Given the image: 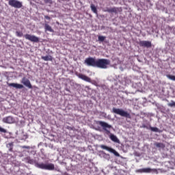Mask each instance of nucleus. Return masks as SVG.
Masks as SVG:
<instances>
[{
  "label": "nucleus",
  "mask_w": 175,
  "mask_h": 175,
  "mask_svg": "<svg viewBox=\"0 0 175 175\" xmlns=\"http://www.w3.org/2000/svg\"><path fill=\"white\" fill-rule=\"evenodd\" d=\"M87 66L99 68L100 69H107V65H110V60L107 59H97L95 57H88L84 61Z\"/></svg>",
  "instance_id": "1"
},
{
  "label": "nucleus",
  "mask_w": 175,
  "mask_h": 175,
  "mask_svg": "<svg viewBox=\"0 0 175 175\" xmlns=\"http://www.w3.org/2000/svg\"><path fill=\"white\" fill-rule=\"evenodd\" d=\"M36 167L38 169H42L43 170H54L55 166L53 163L46 164L44 163H37Z\"/></svg>",
  "instance_id": "2"
},
{
  "label": "nucleus",
  "mask_w": 175,
  "mask_h": 175,
  "mask_svg": "<svg viewBox=\"0 0 175 175\" xmlns=\"http://www.w3.org/2000/svg\"><path fill=\"white\" fill-rule=\"evenodd\" d=\"M113 113L115 114H118L119 116H121V117H126V118L131 117V114L129 113L124 111L123 109H119V108H113L112 109Z\"/></svg>",
  "instance_id": "3"
},
{
  "label": "nucleus",
  "mask_w": 175,
  "mask_h": 175,
  "mask_svg": "<svg viewBox=\"0 0 175 175\" xmlns=\"http://www.w3.org/2000/svg\"><path fill=\"white\" fill-rule=\"evenodd\" d=\"M8 5L15 9H21L23 8V2L18 0H9Z\"/></svg>",
  "instance_id": "4"
},
{
  "label": "nucleus",
  "mask_w": 175,
  "mask_h": 175,
  "mask_svg": "<svg viewBox=\"0 0 175 175\" xmlns=\"http://www.w3.org/2000/svg\"><path fill=\"white\" fill-rule=\"evenodd\" d=\"M98 125H100L102 126L103 131H105L107 135L110 133V131L108 129H111V128H112L111 125L107 124L105 122H102V121H98Z\"/></svg>",
  "instance_id": "5"
},
{
  "label": "nucleus",
  "mask_w": 175,
  "mask_h": 175,
  "mask_svg": "<svg viewBox=\"0 0 175 175\" xmlns=\"http://www.w3.org/2000/svg\"><path fill=\"white\" fill-rule=\"evenodd\" d=\"M100 147L103 150H106L107 151L111 152L113 154L115 155V157H120V153L116 151V150H114L109 146H107L105 145H100Z\"/></svg>",
  "instance_id": "6"
},
{
  "label": "nucleus",
  "mask_w": 175,
  "mask_h": 175,
  "mask_svg": "<svg viewBox=\"0 0 175 175\" xmlns=\"http://www.w3.org/2000/svg\"><path fill=\"white\" fill-rule=\"evenodd\" d=\"M105 12H107V13H114L115 14H118V13H121L122 12V9L121 8H107Z\"/></svg>",
  "instance_id": "7"
},
{
  "label": "nucleus",
  "mask_w": 175,
  "mask_h": 175,
  "mask_svg": "<svg viewBox=\"0 0 175 175\" xmlns=\"http://www.w3.org/2000/svg\"><path fill=\"white\" fill-rule=\"evenodd\" d=\"M139 45L140 46V47H146V49H151V47H152V44L151 43V41H139Z\"/></svg>",
  "instance_id": "8"
},
{
  "label": "nucleus",
  "mask_w": 175,
  "mask_h": 175,
  "mask_svg": "<svg viewBox=\"0 0 175 175\" xmlns=\"http://www.w3.org/2000/svg\"><path fill=\"white\" fill-rule=\"evenodd\" d=\"M24 37L25 38V39H27V40L33 42L34 43H38V42H39V38L36 37V36L25 34Z\"/></svg>",
  "instance_id": "9"
},
{
  "label": "nucleus",
  "mask_w": 175,
  "mask_h": 175,
  "mask_svg": "<svg viewBox=\"0 0 175 175\" xmlns=\"http://www.w3.org/2000/svg\"><path fill=\"white\" fill-rule=\"evenodd\" d=\"M21 83L23 84V85H25V87H27V88H29V90H32V88H33L32 87V84H31V81H29V79L27 78L23 77Z\"/></svg>",
  "instance_id": "10"
},
{
  "label": "nucleus",
  "mask_w": 175,
  "mask_h": 175,
  "mask_svg": "<svg viewBox=\"0 0 175 175\" xmlns=\"http://www.w3.org/2000/svg\"><path fill=\"white\" fill-rule=\"evenodd\" d=\"M76 76L79 77V79H81V80H83L84 81H87L88 83H91V78L87 77V75H84L81 73L76 72Z\"/></svg>",
  "instance_id": "11"
},
{
  "label": "nucleus",
  "mask_w": 175,
  "mask_h": 175,
  "mask_svg": "<svg viewBox=\"0 0 175 175\" xmlns=\"http://www.w3.org/2000/svg\"><path fill=\"white\" fill-rule=\"evenodd\" d=\"M7 85L8 87H13L14 88H16V90H21L24 88V85L20 84V83H7Z\"/></svg>",
  "instance_id": "12"
},
{
  "label": "nucleus",
  "mask_w": 175,
  "mask_h": 175,
  "mask_svg": "<svg viewBox=\"0 0 175 175\" xmlns=\"http://www.w3.org/2000/svg\"><path fill=\"white\" fill-rule=\"evenodd\" d=\"M13 121V117L12 116H8L3 118V122H5V124H12Z\"/></svg>",
  "instance_id": "13"
},
{
  "label": "nucleus",
  "mask_w": 175,
  "mask_h": 175,
  "mask_svg": "<svg viewBox=\"0 0 175 175\" xmlns=\"http://www.w3.org/2000/svg\"><path fill=\"white\" fill-rule=\"evenodd\" d=\"M109 139H111V140L112 142H114V143H120V139H118V138L117 137V136L111 134L109 136Z\"/></svg>",
  "instance_id": "14"
},
{
  "label": "nucleus",
  "mask_w": 175,
  "mask_h": 175,
  "mask_svg": "<svg viewBox=\"0 0 175 175\" xmlns=\"http://www.w3.org/2000/svg\"><path fill=\"white\" fill-rule=\"evenodd\" d=\"M45 31H49V32H54V29L50 26V25L45 23L44 25Z\"/></svg>",
  "instance_id": "15"
},
{
  "label": "nucleus",
  "mask_w": 175,
  "mask_h": 175,
  "mask_svg": "<svg viewBox=\"0 0 175 175\" xmlns=\"http://www.w3.org/2000/svg\"><path fill=\"white\" fill-rule=\"evenodd\" d=\"M141 128H145L146 129H151V123L147 122L146 123H143Z\"/></svg>",
  "instance_id": "16"
},
{
  "label": "nucleus",
  "mask_w": 175,
  "mask_h": 175,
  "mask_svg": "<svg viewBox=\"0 0 175 175\" xmlns=\"http://www.w3.org/2000/svg\"><path fill=\"white\" fill-rule=\"evenodd\" d=\"M41 59H43V61H53V56L51 55L42 56Z\"/></svg>",
  "instance_id": "17"
},
{
  "label": "nucleus",
  "mask_w": 175,
  "mask_h": 175,
  "mask_svg": "<svg viewBox=\"0 0 175 175\" xmlns=\"http://www.w3.org/2000/svg\"><path fill=\"white\" fill-rule=\"evenodd\" d=\"M13 147H14V143L11 142L7 144V148H8L10 152H13Z\"/></svg>",
  "instance_id": "18"
},
{
  "label": "nucleus",
  "mask_w": 175,
  "mask_h": 175,
  "mask_svg": "<svg viewBox=\"0 0 175 175\" xmlns=\"http://www.w3.org/2000/svg\"><path fill=\"white\" fill-rule=\"evenodd\" d=\"M24 161H25V162H27V163H30V164L33 163V159H31V157L29 156L25 157Z\"/></svg>",
  "instance_id": "19"
},
{
  "label": "nucleus",
  "mask_w": 175,
  "mask_h": 175,
  "mask_svg": "<svg viewBox=\"0 0 175 175\" xmlns=\"http://www.w3.org/2000/svg\"><path fill=\"white\" fill-rule=\"evenodd\" d=\"M155 147H157V148H165V144H163V143H159V142H156L154 144Z\"/></svg>",
  "instance_id": "20"
},
{
  "label": "nucleus",
  "mask_w": 175,
  "mask_h": 175,
  "mask_svg": "<svg viewBox=\"0 0 175 175\" xmlns=\"http://www.w3.org/2000/svg\"><path fill=\"white\" fill-rule=\"evenodd\" d=\"M90 8H91L92 12H93V13L98 14V10H96V7H95V5L91 4Z\"/></svg>",
  "instance_id": "21"
},
{
  "label": "nucleus",
  "mask_w": 175,
  "mask_h": 175,
  "mask_svg": "<svg viewBox=\"0 0 175 175\" xmlns=\"http://www.w3.org/2000/svg\"><path fill=\"white\" fill-rule=\"evenodd\" d=\"M15 33L18 38H23V36H24V33H23V31H16Z\"/></svg>",
  "instance_id": "22"
},
{
  "label": "nucleus",
  "mask_w": 175,
  "mask_h": 175,
  "mask_svg": "<svg viewBox=\"0 0 175 175\" xmlns=\"http://www.w3.org/2000/svg\"><path fill=\"white\" fill-rule=\"evenodd\" d=\"M142 170H143L144 173H151V172H152V169H151L150 167L143 168Z\"/></svg>",
  "instance_id": "23"
},
{
  "label": "nucleus",
  "mask_w": 175,
  "mask_h": 175,
  "mask_svg": "<svg viewBox=\"0 0 175 175\" xmlns=\"http://www.w3.org/2000/svg\"><path fill=\"white\" fill-rule=\"evenodd\" d=\"M167 79H169L170 80H172V81H175V76L174 75H167Z\"/></svg>",
  "instance_id": "24"
},
{
  "label": "nucleus",
  "mask_w": 175,
  "mask_h": 175,
  "mask_svg": "<svg viewBox=\"0 0 175 175\" xmlns=\"http://www.w3.org/2000/svg\"><path fill=\"white\" fill-rule=\"evenodd\" d=\"M150 131H152V132H160L159 131V129H158V127H150Z\"/></svg>",
  "instance_id": "25"
},
{
  "label": "nucleus",
  "mask_w": 175,
  "mask_h": 175,
  "mask_svg": "<svg viewBox=\"0 0 175 175\" xmlns=\"http://www.w3.org/2000/svg\"><path fill=\"white\" fill-rule=\"evenodd\" d=\"M99 42H105V39H106V37L103 36H99L98 38Z\"/></svg>",
  "instance_id": "26"
},
{
  "label": "nucleus",
  "mask_w": 175,
  "mask_h": 175,
  "mask_svg": "<svg viewBox=\"0 0 175 175\" xmlns=\"http://www.w3.org/2000/svg\"><path fill=\"white\" fill-rule=\"evenodd\" d=\"M168 106L170 107H175V102L172 100L170 103H168Z\"/></svg>",
  "instance_id": "27"
},
{
  "label": "nucleus",
  "mask_w": 175,
  "mask_h": 175,
  "mask_svg": "<svg viewBox=\"0 0 175 175\" xmlns=\"http://www.w3.org/2000/svg\"><path fill=\"white\" fill-rule=\"evenodd\" d=\"M0 132L1 133H6V132H8V131H6V129H3L2 127H0Z\"/></svg>",
  "instance_id": "28"
},
{
  "label": "nucleus",
  "mask_w": 175,
  "mask_h": 175,
  "mask_svg": "<svg viewBox=\"0 0 175 175\" xmlns=\"http://www.w3.org/2000/svg\"><path fill=\"white\" fill-rule=\"evenodd\" d=\"M21 148H26L27 150H29L31 148V146H21Z\"/></svg>",
  "instance_id": "29"
},
{
  "label": "nucleus",
  "mask_w": 175,
  "mask_h": 175,
  "mask_svg": "<svg viewBox=\"0 0 175 175\" xmlns=\"http://www.w3.org/2000/svg\"><path fill=\"white\" fill-rule=\"evenodd\" d=\"M45 3H53V0H44Z\"/></svg>",
  "instance_id": "30"
},
{
  "label": "nucleus",
  "mask_w": 175,
  "mask_h": 175,
  "mask_svg": "<svg viewBox=\"0 0 175 175\" xmlns=\"http://www.w3.org/2000/svg\"><path fill=\"white\" fill-rule=\"evenodd\" d=\"M137 173H144V171H143V168L142 169H139L137 170Z\"/></svg>",
  "instance_id": "31"
},
{
  "label": "nucleus",
  "mask_w": 175,
  "mask_h": 175,
  "mask_svg": "<svg viewBox=\"0 0 175 175\" xmlns=\"http://www.w3.org/2000/svg\"><path fill=\"white\" fill-rule=\"evenodd\" d=\"M30 154H32L33 155H35V154H36V151H35V150H31V151L30 152Z\"/></svg>",
  "instance_id": "32"
},
{
  "label": "nucleus",
  "mask_w": 175,
  "mask_h": 175,
  "mask_svg": "<svg viewBox=\"0 0 175 175\" xmlns=\"http://www.w3.org/2000/svg\"><path fill=\"white\" fill-rule=\"evenodd\" d=\"M44 18H46V20H51L50 16H49L47 15L44 16Z\"/></svg>",
  "instance_id": "33"
},
{
  "label": "nucleus",
  "mask_w": 175,
  "mask_h": 175,
  "mask_svg": "<svg viewBox=\"0 0 175 175\" xmlns=\"http://www.w3.org/2000/svg\"><path fill=\"white\" fill-rule=\"evenodd\" d=\"M19 157H20V158H23V157H24V154H23L21 153V154H19Z\"/></svg>",
  "instance_id": "34"
},
{
  "label": "nucleus",
  "mask_w": 175,
  "mask_h": 175,
  "mask_svg": "<svg viewBox=\"0 0 175 175\" xmlns=\"http://www.w3.org/2000/svg\"><path fill=\"white\" fill-rule=\"evenodd\" d=\"M94 85H96V86L98 85H96V82H95V83H94Z\"/></svg>",
  "instance_id": "35"
},
{
  "label": "nucleus",
  "mask_w": 175,
  "mask_h": 175,
  "mask_svg": "<svg viewBox=\"0 0 175 175\" xmlns=\"http://www.w3.org/2000/svg\"><path fill=\"white\" fill-rule=\"evenodd\" d=\"M25 139H28V136H26Z\"/></svg>",
  "instance_id": "36"
},
{
  "label": "nucleus",
  "mask_w": 175,
  "mask_h": 175,
  "mask_svg": "<svg viewBox=\"0 0 175 175\" xmlns=\"http://www.w3.org/2000/svg\"><path fill=\"white\" fill-rule=\"evenodd\" d=\"M23 152H25V150H23Z\"/></svg>",
  "instance_id": "37"
},
{
  "label": "nucleus",
  "mask_w": 175,
  "mask_h": 175,
  "mask_svg": "<svg viewBox=\"0 0 175 175\" xmlns=\"http://www.w3.org/2000/svg\"><path fill=\"white\" fill-rule=\"evenodd\" d=\"M174 2H175V0H173Z\"/></svg>",
  "instance_id": "38"
}]
</instances>
